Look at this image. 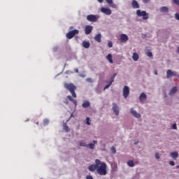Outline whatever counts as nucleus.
<instances>
[{
    "mask_svg": "<svg viewBox=\"0 0 179 179\" xmlns=\"http://www.w3.org/2000/svg\"><path fill=\"white\" fill-rule=\"evenodd\" d=\"M149 1H150V0H143V2L144 3H148V2H149Z\"/></svg>",
    "mask_w": 179,
    "mask_h": 179,
    "instance_id": "obj_43",
    "label": "nucleus"
},
{
    "mask_svg": "<svg viewBox=\"0 0 179 179\" xmlns=\"http://www.w3.org/2000/svg\"><path fill=\"white\" fill-rule=\"evenodd\" d=\"M64 129L65 131H66V132L69 131V128L68 127V126H64Z\"/></svg>",
    "mask_w": 179,
    "mask_h": 179,
    "instance_id": "obj_40",
    "label": "nucleus"
},
{
    "mask_svg": "<svg viewBox=\"0 0 179 179\" xmlns=\"http://www.w3.org/2000/svg\"><path fill=\"white\" fill-rule=\"evenodd\" d=\"M176 169H179V166L178 165L176 166Z\"/></svg>",
    "mask_w": 179,
    "mask_h": 179,
    "instance_id": "obj_50",
    "label": "nucleus"
},
{
    "mask_svg": "<svg viewBox=\"0 0 179 179\" xmlns=\"http://www.w3.org/2000/svg\"><path fill=\"white\" fill-rule=\"evenodd\" d=\"M131 6L133 9H139L141 8V6H139V3H138L136 0H132Z\"/></svg>",
    "mask_w": 179,
    "mask_h": 179,
    "instance_id": "obj_11",
    "label": "nucleus"
},
{
    "mask_svg": "<svg viewBox=\"0 0 179 179\" xmlns=\"http://www.w3.org/2000/svg\"><path fill=\"white\" fill-rule=\"evenodd\" d=\"M75 72H76V73H79V69H75Z\"/></svg>",
    "mask_w": 179,
    "mask_h": 179,
    "instance_id": "obj_44",
    "label": "nucleus"
},
{
    "mask_svg": "<svg viewBox=\"0 0 179 179\" xmlns=\"http://www.w3.org/2000/svg\"><path fill=\"white\" fill-rule=\"evenodd\" d=\"M113 82H114V78H111L109 84L105 86L104 90H106V89H108L111 86V85H113Z\"/></svg>",
    "mask_w": 179,
    "mask_h": 179,
    "instance_id": "obj_25",
    "label": "nucleus"
},
{
    "mask_svg": "<svg viewBox=\"0 0 179 179\" xmlns=\"http://www.w3.org/2000/svg\"><path fill=\"white\" fill-rule=\"evenodd\" d=\"M129 95V87L126 85L123 88V96L124 99H127V97H128Z\"/></svg>",
    "mask_w": 179,
    "mask_h": 179,
    "instance_id": "obj_8",
    "label": "nucleus"
},
{
    "mask_svg": "<svg viewBox=\"0 0 179 179\" xmlns=\"http://www.w3.org/2000/svg\"><path fill=\"white\" fill-rule=\"evenodd\" d=\"M86 82H88L89 83H93V80L92 78H87Z\"/></svg>",
    "mask_w": 179,
    "mask_h": 179,
    "instance_id": "obj_36",
    "label": "nucleus"
},
{
    "mask_svg": "<svg viewBox=\"0 0 179 179\" xmlns=\"http://www.w3.org/2000/svg\"><path fill=\"white\" fill-rule=\"evenodd\" d=\"M111 152L113 153V155H115L117 153V150H115V147H112L111 148Z\"/></svg>",
    "mask_w": 179,
    "mask_h": 179,
    "instance_id": "obj_30",
    "label": "nucleus"
},
{
    "mask_svg": "<svg viewBox=\"0 0 179 179\" xmlns=\"http://www.w3.org/2000/svg\"><path fill=\"white\" fill-rule=\"evenodd\" d=\"M36 124L38 125V122H36Z\"/></svg>",
    "mask_w": 179,
    "mask_h": 179,
    "instance_id": "obj_51",
    "label": "nucleus"
},
{
    "mask_svg": "<svg viewBox=\"0 0 179 179\" xmlns=\"http://www.w3.org/2000/svg\"><path fill=\"white\" fill-rule=\"evenodd\" d=\"M106 1L108 5H113V0H106Z\"/></svg>",
    "mask_w": 179,
    "mask_h": 179,
    "instance_id": "obj_35",
    "label": "nucleus"
},
{
    "mask_svg": "<svg viewBox=\"0 0 179 179\" xmlns=\"http://www.w3.org/2000/svg\"><path fill=\"white\" fill-rule=\"evenodd\" d=\"M136 15L138 17H142L143 20H148L149 19V14L145 10L141 11V10H137Z\"/></svg>",
    "mask_w": 179,
    "mask_h": 179,
    "instance_id": "obj_4",
    "label": "nucleus"
},
{
    "mask_svg": "<svg viewBox=\"0 0 179 179\" xmlns=\"http://www.w3.org/2000/svg\"><path fill=\"white\" fill-rule=\"evenodd\" d=\"M76 34H79V30L78 29H74L73 31H70L68 32L66 35V38H69V40H71L76 36Z\"/></svg>",
    "mask_w": 179,
    "mask_h": 179,
    "instance_id": "obj_5",
    "label": "nucleus"
},
{
    "mask_svg": "<svg viewBox=\"0 0 179 179\" xmlns=\"http://www.w3.org/2000/svg\"><path fill=\"white\" fill-rule=\"evenodd\" d=\"M173 3L179 6V0H173Z\"/></svg>",
    "mask_w": 179,
    "mask_h": 179,
    "instance_id": "obj_34",
    "label": "nucleus"
},
{
    "mask_svg": "<svg viewBox=\"0 0 179 179\" xmlns=\"http://www.w3.org/2000/svg\"><path fill=\"white\" fill-rule=\"evenodd\" d=\"M86 124H87V125H90V117L86 118Z\"/></svg>",
    "mask_w": 179,
    "mask_h": 179,
    "instance_id": "obj_33",
    "label": "nucleus"
},
{
    "mask_svg": "<svg viewBox=\"0 0 179 179\" xmlns=\"http://www.w3.org/2000/svg\"><path fill=\"white\" fill-rule=\"evenodd\" d=\"M100 166V159H96L95 160V164H91L88 166V170L89 171H97V168Z\"/></svg>",
    "mask_w": 179,
    "mask_h": 179,
    "instance_id": "obj_3",
    "label": "nucleus"
},
{
    "mask_svg": "<svg viewBox=\"0 0 179 179\" xmlns=\"http://www.w3.org/2000/svg\"><path fill=\"white\" fill-rule=\"evenodd\" d=\"M106 59L108 60V62H110V64H114V62L113 61V55L111 54H108L106 56Z\"/></svg>",
    "mask_w": 179,
    "mask_h": 179,
    "instance_id": "obj_18",
    "label": "nucleus"
},
{
    "mask_svg": "<svg viewBox=\"0 0 179 179\" xmlns=\"http://www.w3.org/2000/svg\"><path fill=\"white\" fill-rule=\"evenodd\" d=\"M160 12H162V13H167V12H169V8L163 6L160 8Z\"/></svg>",
    "mask_w": 179,
    "mask_h": 179,
    "instance_id": "obj_23",
    "label": "nucleus"
},
{
    "mask_svg": "<svg viewBox=\"0 0 179 179\" xmlns=\"http://www.w3.org/2000/svg\"><path fill=\"white\" fill-rule=\"evenodd\" d=\"M64 88L66 89V90H69L70 93H71L72 96L74 99H76V93L75 91L76 90V86L73 85V83H64Z\"/></svg>",
    "mask_w": 179,
    "mask_h": 179,
    "instance_id": "obj_2",
    "label": "nucleus"
},
{
    "mask_svg": "<svg viewBox=\"0 0 179 179\" xmlns=\"http://www.w3.org/2000/svg\"><path fill=\"white\" fill-rule=\"evenodd\" d=\"M68 100H69V99L66 96V98L64 100V104H69V101Z\"/></svg>",
    "mask_w": 179,
    "mask_h": 179,
    "instance_id": "obj_32",
    "label": "nucleus"
},
{
    "mask_svg": "<svg viewBox=\"0 0 179 179\" xmlns=\"http://www.w3.org/2000/svg\"><path fill=\"white\" fill-rule=\"evenodd\" d=\"M70 29H72V27H71V28Z\"/></svg>",
    "mask_w": 179,
    "mask_h": 179,
    "instance_id": "obj_52",
    "label": "nucleus"
},
{
    "mask_svg": "<svg viewBox=\"0 0 179 179\" xmlns=\"http://www.w3.org/2000/svg\"><path fill=\"white\" fill-rule=\"evenodd\" d=\"M101 12H102V13H104L105 15H111V13H113V12L111 11V9L106 8L104 7H102L101 8Z\"/></svg>",
    "mask_w": 179,
    "mask_h": 179,
    "instance_id": "obj_10",
    "label": "nucleus"
},
{
    "mask_svg": "<svg viewBox=\"0 0 179 179\" xmlns=\"http://www.w3.org/2000/svg\"><path fill=\"white\" fill-rule=\"evenodd\" d=\"M172 129H177V124H173L172 125Z\"/></svg>",
    "mask_w": 179,
    "mask_h": 179,
    "instance_id": "obj_38",
    "label": "nucleus"
},
{
    "mask_svg": "<svg viewBox=\"0 0 179 179\" xmlns=\"http://www.w3.org/2000/svg\"><path fill=\"white\" fill-rule=\"evenodd\" d=\"M48 122H50V120H48V119H45L43 120V125H48Z\"/></svg>",
    "mask_w": 179,
    "mask_h": 179,
    "instance_id": "obj_28",
    "label": "nucleus"
},
{
    "mask_svg": "<svg viewBox=\"0 0 179 179\" xmlns=\"http://www.w3.org/2000/svg\"><path fill=\"white\" fill-rule=\"evenodd\" d=\"M87 146H88V148H90V149H94V144L93 143H90L87 145Z\"/></svg>",
    "mask_w": 179,
    "mask_h": 179,
    "instance_id": "obj_29",
    "label": "nucleus"
},
{
    "mask_svg": "<svg viewBox=\"0 0 179 179\" xmlns=\"http://www.w3.org/2000/svg\"><path fill=\"white\" fill-rule=\"evenodd\" d=\"M132 58L134 61H138V59H139V55H138V53H134L133 54Z\"/></svg>",
    "mask_w": 179,
    "mask_h": 179,
    "instance_id": "obj_24",
    "label": "nucleus"
},
{
    "mask_svg": "<svg viewBox=\"0 0 179 179\" xmlns=\"http://www.w3.org/2000/svg\"><path fill=\"white\" fill-rule=\"evenodd\" d=\"M127 165L129 166V167H134L135 166V164L134 163V161L133 160H129L127 162Z\"/></svg>",
    "mask_w": 179,
    "mask_h": 179,
    "instance_id": "obj_26",
    "label": "nucleus"
},
{
    "mask_svg": "<svg viewBox=\"0 0 179 179\" xmlns=\"http://www.w3.org/2000/svg\"><path fill=\"white\" fill-rule=\"evenodd\" d=\"M108 46L109 47V48H113V42L111 41H109L108 42Z\"/></svg>",
    "mask_w": 179,
    "mask_h": 179,
    "instance_id": "obj_31",
    "label": "nucleus"
},
{
    "mask_svg": "<svg viewBox=\"0 0 179 179\" xmlns=\"http://www.w3.org/2000/svg\"><path fill=\"white\" fill-rule=\"evenodd\" d=\"M169 164H170L171 166H174V165H175L174 161H171V162H169Z\"/></svg>",
    "mask_w": 179,
    "mask_h": 179,
    "instance_id": "obj_42",
    "label": "nucleus"
},
{
    "mask_svg": "<svg viewBox=\"0 0 179 179\" xmlns=\"http://www.w3.org/2000/svg\"><path fill=\"white\" fill-rule=\"evenodd\" d=\"M95 41H97V43H101V34H98L97 35L95 36L94 37Z\"/></svg>",
    "mask_w": 179,
    "mask_h": 179,
    "instance_id": "obj_16",
    "label": "nucleus"
},
{
    "mask_svg": "<svg viewBox=\"0 0 179 179\" xmlns=\"http://www.w3.org/2000/svg\"><path fill=\"white\" fill-rule=\"evenodd\" d=\"M152 52H147V56L148 57H152Z\"/></svg>",
    "mask_w": 179,
    "mask_h": 179,
    "instance_id": "obj_39",
    "label": "nucleus"
},
{
    "mask_svg": "<svg viewBox=\"0 0 179 179\" xmlns=\"http://www.w3.org/2000/svg\"><path fill=\"white\" fill-rule=\"evenodd\" d=\"M173 76H177V72H173Z\"/></svg>",
    "mask_w": 179,
    "mask_h": 179,
    "instance_id": "obj_45",
    "label": "nucleus"
},
{
    "mask_svg": "<svg viewBox=\"0 0 179 179\" xmlns=\"http://www.w3.org/2000/svg\"><path fill=\"white\" fill-rule=\"evenodd\" d=\"M146 99H148L146 94H145L144 92H142L139 96V100L141 103H143L145 101H146Z\"/></svg>",
    "mask_w": 179,
    "mask_h": 179,
    "instance_id": "obj_13",
    "label": "nucleus"
},
{
    "mask_svg": "<svg viewBox=\"0 0 179 179\" xmlns=\"http://www.w3.org/2000/svg\"><path fill=\"white\" fill-rule=\"evenodd\" d=\"M115 76H117V73H115L113 76V77L112 78V79L113 78V82H114V78H115Z\"/></svg>",
    "mask_w": 179,
    "mask_h": 179,
    "instance_id": "obj_46",
    "label": "nucleus"
},
{
    "mask_svg": "<svg viewBox=\"0 0 179 179\" xmlns=\"http://www.w3.org/2000/svg\"><path fill=\"white\" fill-rule=\"evenodd\" d=\"M175 17H176V20H179V14L178 13H176L175 14Z\"/></svg>",
    "mask_w": 179,
    "mask_h": 179,
    "instance_id": "obj_37",
    "label": "nucleus"
},
{
    "mask_svg": "<svg viewBox=\"0 0 179 179\" xmlns=\"http://www.w3.org/2000/svg\"><path fill=\"white\" fill-rule=\"evenodd\" d=\"M67 99H68L70 101H71L72 103H73V104H75V106H77L78 102L76 101V99H73L72 98V96H71V95H68V96H67Z\"/></svg>",
    "mask_w": 179,
    "mask_h": 179,
    "instance_id": "obj_19",
    "label": "nucleus"
},
{
    "mask_svg": "<svg viewBox=\"0 0 179 179\" xmlns=\"http://www.w3.org/2000/svg\"><path fill=\"white\" fill-rule=\"evenodd\" d=\"M82 107H83V108H87V107H90V101H84V102L82 104Z\"/></svg>",
    "mask_w": 179,
    "mask_h": 179,
    "instance_id": "obj_15",
    "label": "nucleus"
},
{
    "mask_svg": "<svg viewBox=\"0 0 179 179\" xmlns=\"http://www.w3.org/2000/svg\"><path fill=\"white\" fill-rule=\"evenodd\" d=\"M113 112L115 113V115H120V110L118 109V106L117 105V103H114L113 104Z\"/></svg>",
    "mask_w": 179,
    "mask_h": 179,
    "instance_id": "obj_12",
    "label": "nucleus"
},
{
    "mask_svg": "<svg viewBox=\"0 0 179 179\" xmlns=\"http://www.w3.org/2000/svg\"><path fill=\"white\" fill-rule=\"evenodd\" d=\"M173 71L171 70H167L166 71V78L170 79L173 76Z\"/></svg>",
    "mask_w": 179,
    "mask_h": 179,
    "instance_id": "obj_21",
    "label": "nucleus"
},
{
    "mask_svg": "<svg viewBox=\"0 0 179 179\" xmlns=\"http://www.w3.org/2000/svg\"><path fill=\"white\" fill-rule=\"evenodd\" d=\"M155 75H157V71H154Z\"/></svg>",
    "mask_w": 179,
    "mask_h": 179,
    "instance_id": "obj_48",
    "label": "nucleus"
},
{
    "mask_svg": "<svg viewBox=\"0 0 179 179\" xmlns=\"http://www.w3.org/2000/svg\"><path fill=\"white\" fill-rule=\"evenodd\" d=\"M170 156L171 157H172V159H177V157H178V152H171Z\"/></svg>",
    "mask_w": 179,
    "mask_h": 179,
    "instance_id": "obj_22",
    "label": "nucleus"
},
{
    "mask_svg": "<svg viewBox=\"0 0 179 179\" xmlns=\"http://www.w3.org/2000/svg\"><path fill=\"white\" fill-rule=\"evenodd\" d=\"M96 173L99 176H106L107 174V164L105 162L100 161L99 165H98Z\"/></svg>",
    "mask_w": 179,
    "mask_h": 179,
    "instance_id": "obj_1",
    "label": "nucleus"
},
{
    "mask_svg": "<svg viewBox=\"0 0 179 179\" xmlns=\"http://www.w3.org/2000/svg\"><path fill=\"white\" fill-rule=\"evenodd\" d=\"M79 143H80V146H82L83 148H89V145H87L86 143L83 141H80Z\"/></svg>",
    "mask_w": 179,
    "mask_h": 179,
    "instance_id": "obj_27",
    "label": "nucleus"
},
{
    "mask_svg": "<svg viewBox=\"0 0 179 179\" xmlns=\"http://www.w3.org/2000/svg\"><path fill=\"white\" fill-rule=\"evenodd\" d=\"M130 112L135 117V118H141V114L138 113L136 110H134V108L130 109Z\"/></svg>",
    "mask_w": 179,
    "mask_h": 179,
    "instance_id": "obj_14",
    "label": "nucleus"
},
{
    "mask_svg": "<svg viewBox=\"0 0 179 179\" xmlns=\"http://www.w3.org/2000/svg\"><path fill=\"white\" fill-rule=\"evenodd\" d=\"M156 159H160V155H159V153L155 154Z\"/></svg>",
    "mask_w": 179,
    "mask_h": 179,
    "instance_id": "obj_41",
    "label": "nucleus"
},
{
    "mask_svg": "<svg viewBox=\"0 0 179 179\" xmlns=\"http://www.w3.org/2000/svg\"><path fill=\"white\" fill-rule=\"evenodd\" d=\"M128 40H129V38L128 37V35L124 34H122L120 35V43H127V41H128Z\"/></svg>",
    "mask_w": 179,
    "mask_h": 179,
    "instance_id": "obj_7",
    "label": "nucleus"
},
{
    "mask_svg": "<svg viewBox=\"0 0 179 179\" xmlns=\"http://www.w3.org/2000/svg\"><path fill=\"white\" fill-rule=\"evenodd\" d=\"M83 47H84V48H89V47H90V43L86 41H83Z\"/></svg>",
    "mask_w": 179,
    "mask_h": 179,
    "instance_id": "obj_20",
    "label": "nucleus"
},
{
    "mask_svg": "<svg viewBox=\"0 0 179 179\" xmlns=\"http://www.w3.org/2000/svg\"><path fill=\"white\" fill-rule=\"evenodd\" d=\"M94 143H97V141H94Z\"/></svg>",
    "mask_w": 179,
    "mask_h": 179,
    "instance_id": "obj_49",
    "label": "nucleus"
},
{
    "mask_svg": "<svg viewBox=\"0 0 179 179\" xmlns=\"http://www.w3.org/2000/svg\"><path fill=\"white\" fill-rule=\"evenodd\" d=\"M176 93H177V87H173L169 92V96H173V94H176Z\"/></svg>",
    "mask_w": 179,
    "mask_h": 179,
    "instance_id": "obj_17",
    "label": "nucleus"
},
{
    "mask_svg": "<svg viewBox=\"0 0 179 179\" xmlns=\"http://www.w3.org/2000/svg\"><path fill=\"white\" fill-rule=\"evenodd\" d=\"M98 20H99L98 15H94L93 14L87 15V20H88V22H97Z\"/></svg>",
    "mask_w": 179,
    "mask_h": 179,
    "instance_id": "obj_6",
    "label": "nucleus"
},
{
    "mask_svg": "<svg viewBox=\"0 0 179 179\" xmlns=\"http://www.w3.org/2000/svg\"><path fill=\"white\" fill-rule=\"evenodd\" d=\"M97 1H98V2H99V3H102L103 1H104V0H97Z\"/></svg>",
    "mask_w": 179,
    "mask_h": 179,
    "instance_id": "obj_47",
    "label": "nucleus"
},
{
    "mask_svg": "<svg viewBox=\"0 0 179 179\" xmlns=\"http://www.w3.org/2000/svg\"><path fill=\"white\" fill-rule=\"evenodd\" d=\"M93 31V26L92 25H87L85 27V33L88 36V34H90Z\"/></svg>",
    "mask_w": 179,
    "mask_h": 179,
    "instance_id": "obj_9",
    "label": "nucleus"
}]
</instances>
